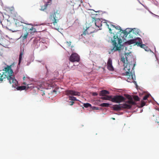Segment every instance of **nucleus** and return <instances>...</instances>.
<instances>
[{
    "label": "nucleus",
    "instance_id": "f257e3e1",
    "mask_svg": "<svg viewBox=\"0 0 159 159\" xmlns=\"http://www.w3.org/2000/svg\"><path fill=\"white\" fill-rule=\"evenodd\" d=\"M122 31V32L119 35L117 34V36H114L111 39L113 47L111 49V52H114L118 51L120 54L122 53L125 48L123 41L125 40L126 41L125 42L128 43L127 42L130 40L127 39V36H128V38H132V39L137 38L135 37V35L131 28H127L125 30Z\"/></svg>",
    "mask_w": 159,
    "mask_h": 159
},
{
    "label": "nucleus",
    "instance_id": "f03ea898",
    "mask_svg": "<svg viewBox=\"0 0 159 159\" xmlns=\"http://www.w3.org/2000/svg\"><path fill=\"white\" fill-rule=\"evenodd\" d=\"M133 56L130 52L125 53L124 55L121 56L120 61L123 63L124 69L125 71L123 75L127 76V81L129 82H132L135 80L134 71V68L135 65L130 64Z\"/></svg>",
    "mask_w": 159,
    "mask_h": 159
},
{
    "label": "nucleus",
    "instance_id": "7ed1b4c3",
    "mask_svg": "<svg viewBox=\"0 0 159 159\" xmlns=\"http://www.w3.org/2000/svg\"><path fill=\"white\" fill-rule=\"evenodd\" d=\"M12 70L10 66H7L4 69L0 71V83L2 82L3 79L7 78L10 83L12 84V87L16 88L18 85V81L13 75Z\"/></svg>",
    "mask_w": 159,
    "mask_h": 159
},
{
    "label": "nucleus",
    "instance_id": "20e7f679",
    "mask_svg": "<svg viewBox=\"0 0 159 159\" xmlns=\"http://www.w3.org/2000/svg\"><path fill=\"white\" fill-rule=\"evenodd\" d=\"M61 18L60 14L57 11L51 12L48 18L49 23L53 24L54 25H57L59 20Z\"/></svg>",
    "mask_w": 159,
    "mask_h": 159
},
{
    "label": "nucleus",
    "instance_id": "39448f33",
    "mask_svg": "<svg viewBox=\"0 0 159 159\" xmlns=\"http://www.w3.org/2000/svg\"><path fill=\"white\" fill-rule=\"evenodd\" d=\"M112 96L105 95L102 97L101 99L102 100L111 101L115 103H120L124 100V98L121 96L116 95L113 98Z\"/></svg>",
    "mask_w": 159,
    "mask_h": 159
},
{
    "label": "nucleus",
    "instance_id": "423d86ee",
    "mask_svg": "<svg viewBox=\"0 0 159 159\" xmlns=\"http://www.w3.org/2000/svg\"><path fill=\"white\" fill-rule=\"evenodd\" d=\"M135 102L132 100H129L123 104L115 105L113 106V109L115 111H120L122 108H124L130 109L131 107L132 106L135 105Z\"/></svg>",
    "mask_w": 159,
    "mask_h": 159
},
{
    "label": "nucleus",
    "instance_id": "0eeeda50",
    "mask_svg": "<svg viewBox=\"0 0 159 159\" xmlns=\"http://www.w3.org/2000/svg\"><path fill=\"white\" fill-rule=\"evenodd\" d=\"M129 45L134 43L135 45H137L138 46L144 49L147 48V47L144 44H142V41L141 39L139 37H137L133 39H130L127 42Z\"/></svg>",
    "mask_w": 159,
    "mask_h": 159
},
{
    "label": "nucleus",
    "instance_id": "6e6552de",
    "mask_svg": "<svg viewBox=\"0 0 159 159\" xmlns=\"http://www.w3.org/2000/svg\"><path fill=\"white\" fill-rule=\"evenodd\" d=\"M70 60L72 62H79L80 60L79 56L76 53H72L70 57Z\"/></svg>",
    "mask_w": 159,
    "mask_h": 159
},
{
    "label": "nucleus",
    "instance_id": "1a4fd4ad",
    "mask_svg": "<svg viewBox=\"0 0 159 159\" xmlns=\"http://www.w3.org/2000/svg\"><path fill=\"white\" fill-rule=\"evenodd\" d=\"M65 94L67 96L69 95L73 96H80V93L79 92L72 90H68L65 91Z\"/></svg>",
    "mask_w": 159,
    "mask_h": 159
},
{
    "label": "nucleus",
    "instance_id": "9d476101",
    "mask_svg": "<svg viewBox=\"0 0 159 159\" xmlns=\"http://www.w3.org/2000/svg\"><path fill=\"white\" fill-rule=\"evenodd\" d=\"M23 79L24 82H23V84L25 85H27L28 88L32 87V86H29V85L32 84V83L31 82V80L30 78L25 77H23Z\"/></svg>",
    "mask_w": 159,
    "mask_h": 159
},
{
    "label": "nucleus",
    "instance_id": "9b49d317",
    "mask_svg": "<svg viewBox=\"0 0 159 159\" xmlns=\"http://www.w3.org/2000/svg\"><path fill=\"white\" fill-rule=\"evenodd\" d=\"M107 68L110 71H112L114 70V67L112 65V60L110 58L108 59L107 62Z\"/></svg>",
    "mask_w": 159,
    "mask_h": 159
},
{
    "label": "nucleus",
    "instance_id": "f8f14e48",
    "mask_svg": "<svg viewBox=\"0 0 159 159\" xmlns=\"http://www.w3.org/2000/svg\"><path fill=\"white\" fill-rule=\"evenodd\" d=\"M44 2L45 3L44 5L41 6L40 9L41 11H43L46 9L48 5H50L52 3V0H44Z\"/></svg>",
    "mask_w": 159,
    "mask_h": 159
},
{
    "label": "nucleus",
    "instance_id": "ddd939ff",
    "mask_svg": "<svg viewBox=\"0 0 159 159\" xmlns=\"http://www.w3.org/2000/svg\"><path fill=\"white\" fill-rule=\"evenodd\" d=\"M102 21L101 20V19L99 18L96 19L95 20V25L100 28L102 26Z\"/></svg>",
    "mask_w": 159,
    "mask_h": 159
},
{
    "label": "nucleus",
    "instance_id": "4468645a",
    "mask_svg": "<svg viewBox=\"0 0 159 159\" xmlns=\"http://www.w3.org/2000/svg\"><path fill=\"white\" fill-rule=\"evenodd\" d=\"M92 29V27H89L86 29L83 32L82 35H86V34H90L93 33V30H91Z\"/></svg>",
    "mask_w": 159,
    "mask_h": 159
},
{
    "label": "nucleus",
    "instance_id": "2eb2a0df",
    "mask_svg": "<svg viewBox=\"0 0 159 159\" xmlns=\"http://www.w3.org/2000/svg\"><path fill=\"white\" fill-rule=\"evenodd\" d=\"M109 92L108 91L106 90H101L99 93V95L101 96H104L106 95V94H109Z\"/></svg>",
    "mask_w": 159,
    "mask_h": 159
},
{
    "label": "nucleus",
    "instance_id": "dca6fc26",
    "mask_svg": "<svg viewBox=\"0 0 159 159\" xmlns=\"http://www.w3.org/2000/svg\"><path fill=\"white\" fill-rule=\"evenodd\" d=\"M28 34L29 33L26 31L25 33L22 34L20 38H22V40H24L27 38Z\"/></svg>",
    "mask_w": 159,
    "mask_h": 159
},
{
    "label": "nucleus",
    "instance_id": "f3484780",
    "mask_svg": "<svg viewBox=\"0 0 159 159\" xmlns=\"http://www.w3.org/2000/svg\"><path fill=\"white\" fill-rule=\"evenodd\" d=\"M132 30L133 32H134V33L135 35L139 34V32L140 31L139 29L137 28H134L133 29L132 28Z\"/></svg>",
    "mask_w": 159,
    "mask_h": 159
},
{
    "label": "nucleus",
    "instance_id": "a211bd4d",
    "mask_svg": "<svg viewBox=\"0 0 159 159\" xmlns=\"http://www.w3.org/2000/svg\"><path fill=\"white\" fill-rule=\"evenodd\" d=\"M26 87L25 86H22L17 87L16 89L17 90H22L25 89Z\"/></svg>",
    "mask_w": 159,
    "mask_h": 159
},
{
    "label": "nucleus",
    "instance_id": "6ab92c4d",
    "mask_svg": "<svg viewBox=\"0 0 159 159\" xmlns=\"http://www.w3.org/2000/svg\"><path fill=\"white\" fill-rule=\"evenodd\" d=\"M24 54L23 52H22L20 51V53L19 57V62H18V65H20L21 61L22 59V55Z\"/></svg>",
    "mask_w": 159,
    "mask_h": 159
},
{
    "label": "nucleus",
    "instance_id": "aec40b11",
    "mask_svg": "<svg viewBox=\"0 0 159 159\" xmlns=\"http://www.w3.org/2000/svg\"><path fill=\"white\" fill-rule=\"evenodd\" d=\"M110 104L107 103H103L100 104V106L102 107H108Z\"/></svg>",
    "mask_w": 159,
    "mask_h": 159
},
{
    "label": "nucleus",
    "instance_id": "412c9836",
    "mask_svg": "<svg viewBox=\"0 0 159 159\" xmlns=\"http://www.w3.org/2000/svg\"><path fill=\"white\" fill-rule=\"evenodd\" d=\"M84 106L85 108H88V107H91V105L88 103H84Z\"/></svg>",
    "mask_w": 159,
    "mask_h": 159
},
{
    "label": "nucleus",
    "instance_id": "4be33fe9",
    "mask_svg": "<svg viewBox=\"0 0 159 159\" xmlns=\"http://www.w3.org/2000/svg\"><path fill=\"white\" fill-rule=\"evenodd\" d=\"M69 99L71 100L72 101H76L78 100L77 99L76 97H73V96H69Z\"/></svg>",
    "mask_w": 159,
    "mask_h": 159
},
{
    "label": "nucleus",
    "instance_id": "5701e85b",
    "mask_svg": "<svg viewBox=\"0 0 159 159\" xmlns=\"http://www.w3.org/2000/svg\"><path fill=\"white\" fill-rule=\"evenodd\" d=\"M111 25V27H112L113 28H115L116 30H120V27L118 25L116 26L112 25Z\"/></svg>",
    "mask_w": 159,
    "mask_h": 159
},
{
    "label": "nucleus",
    "instance_id": "b1692460",
    "mask_svg": "<svg viewBox=\"0 0 159 159\" xmlns=\"http://www.w3.org/2000/svg\"><path fill=\"white\" fill-rule=\"evenodd\" d=\"M30 30L31 31V33H34L37 32L35 28H34L33 27H32L30 29Z\"/></svg>",
    "mask_w": 159,
    "mask_h": 159
},
{
    "label": "nucleus",
    "instance_id": "393cba45",
    "mask_svg": "<svg viewBox=\"0 0 159 159\" xmlns=\"http://www.w3.org/2000/svg\"><path fill=\"white\" fill-rule=\"evenodd\" d=\"M145 104H146V103L145 102H144L142 100L141 101V105H140V107H143L145 105Z\"/></svg>",
    "mask_w": 159,
    "mask_h": 159
},
{
    "label": "nucleus",
    "instance_id": "a878e982",
    "mask_svg": "<svg viewBox=\"0 0 159 159\" xmlns=\"http://www.w3.org/2000/svg\"><path fill=\"white\" fill-rule=\"evenodd\" d=\"M103 24H104L105 25H106L107 26L108 28L109 29V30L110 32L112 33V32H111V28H109V25H108L107 24V23L106 22H103Z\"/></svg>",
    "mask_w": 159,
    "mask_h": 159
},
{
    "label": "nucleus",
    "instance_id": "bb28decb",
    "mask_svg": "<svg viewBox=\"0 0 159 159\" xmlns=\"http://www.w3.org/2000/svg\"><path fill=\"white\" fill-rule=\"evenodd\" d=\"M150 94H148V95H146L143 98V100H146L149 97V95H150Z\"/></svg>",
    "mask_w": 159,
    "mask_h": 159
},
{
    "label": "nucleus",
    "instance_id": "cd10ccee",
    "mask_svg": "<svg viewBox=\"0 0 159 159\" xmlns=\"http://www.w3.org/2000/svg\"><path fill=\"white\" fill-rule=\"evenodd\" d=\"M134 99L137 101H138L139 100V98L138 96H135L134 97Z\"/></svg>",
    "mask_w": 159,
    "mask_h": 159
},
{
    "label": "nucleus",
    "instance_id": "c85d7f7f",
    "mask_svg": "<svg viewBox=\"0 0 159 159\" xmlns=\"http://www.w3.org/2000/svg\"><path fill=\"white\" fill-rule=\"evenodd\" d=\"M33 61V59H31V60L30 61H27V66H29L30 63L31 62V61Z\"/></svg>",
    "mask_w": 159,
    "mask_h": 159
},
{
    "label": "nucleus",
    "instance_id": "c756f323",
    "mask_svg": "<svg viewBox=\"0 0 159 159\" xmlns=\"http://www.w3.org/2000/svg\"><path fill=\"white\" fill-rule=\"evenodd\" d=\"M92 95L93 96H97L98 95V94L96 92H93L92 93Z\"/></svg>",
    "mask_w": 159,
    "mask_h": 159
},
{
    "label": "nucleus",
    "instance_id": "7c9ffc66",
    "mask_svg": "<svg viewBox=\"0 0 159 159\" xmlns=\"http://www.w3.org/2000/svg\"><path fill=\"white\" fill-rule=\"evenodd\" d=\"M36 61L37 62H39L41 63L43 65L44 64H45V62L44 61H40L37 60V61Z\"/></svg>",
    "mask_w": 159,
    "mask_h": 159
},
{
    "label": "nucleus",
    "instance_id": "2f4dec72",
    "mask_svg": "<svg viewBox=\"0 0 159 159\" xmlns=\"http://www.w3.org/2000/svg\"><path fill=\"white\" fill-rule=\"evenodd\" d=\"M26 22H27V21H25V22H24L23 23H25V24H26L31 25L32 26H33V25L32 24H28V23H26Z\"/></svg>",
    "mask_w": 159,
    "mask_h": 159
},
{
    "label": "nucleus",
    "instance_id": "473e14b6",
    "mask_svg": "<svg viewBox=\"0 0 159 159\" xmlns=\"http://www.w3.org/2000/svg\"><path fill=\"white\" fill-rule=\"evenodd\" d=\"M145 50L146 51H149V50H151L149 48H145Z\"/></svg>",
    "mask_w": 159,
    "mask_h": 159
},
{
    "label": "nucleus",
    "instance_id": "72a5a7b5",
    "mask_svg": "<svg viewBox=\"0 0 159 159\" xmlns=\"http://www.w3.org/2000/svg\"><path fill=\"white\" fill-rule=\"evenodd\" d=\"M150 13H151L153 15H154V16H157V17H158L159 18V16H157V15H155V14H153V13H152V12H150Z\"/></svg>",
    "mask_w": 159,
    "mask_h": 159
},
{
    "label": "nucleus",
    "instance_id": "f704fd0d",
    "mask_svg": "<svg viewBox=\"0 0 159 159\" xmlns=\"http://www.w3.org/2000/svg\"><path fill=\"white\" fill-rule=\"evenodd\" d=\"M134 84L136 85V87H137L138 85L136 83V81H134Z\"/></svg>",
    "mask_w": 159,
    "mask_h": 159
},
{
    "label": "nucleus",
    "instance_id": "c9c22d12",
    "mask_svg": "<svg viewBox=\"0 0 159 159\" xmlns=\"http://www.w3.org/2000/svg\"><path fill=\"white\" fill-rule=\"evenodd\" d=\"M70 102H71V104H70V105H73V104L74 103V102L73 101L72 102L70 101Z\"/></svg>",
    "mask_w": 159,
    "mask_h": 159
},
{
    "label": "nucleus",
    "instance_id": "e433bc0d",
    "mask_svg": "<svg viewBox=\"0 0 159 159\" xmlns=\"http://www.w3.org/2000/svg\"><path fill=\"white\" fill-rule=\"evenodd\" d=\"M67 43L68 44V46H70V45H71V42H70L69 43L68 42H67Z\"/></svg>",
    "mask_w": 159,
    "mask_h": 159
},
{
    "label": "nucleus",
    "instance_id": "4c0bfd02",
    "mask_svg": "<svg viewBox=\"0 0 159 159\" xmlns=\"http://www.w3.org/2000/svg\"><path fill=\"white\" fill-rule=\"evenodd\" d=\"M43 87L42 86H39V87H38V89H43Z\"/></svg>",
    "mask_w": 159,
    "mask_h": 159
},
{
    "label": "nucleus",
    "instance_id": "58836bf2",
    "mask_svg": "<svg viewBox=\"0 0 159 159\" xmlns=\"http://www.w3.org/2000/svg\"><path fill=\"white\" fill-rule=\"evenodd\" d=\"M95 109H97V110L98 109V107H95Z\"/></svg>",
    "mask_w": 159,
    "mask_h": 159
},
{
    "label": "nucleus",
    "instance_id": "ea45409f",
    "mask_svg": "<svg viewBox=\"0 0 159 159\" xmlns=\"http://www.w3.org/2000/svg\"><path fill=\"white\" fill-rule=\"evenodd\" d=\"M53 92H56V91L55 90H53Z\"/></svg>",
    "mask_w": 159,
    "mask_h": 159
},
{
    "label": "nucleus",
    "instance_id": "a19ab883",
    "mask_svg": "<svg viewBox=\"0 0 159 159\" xmlns=\"http://www.w3.org/2000/svg\"><path fill=\"white\" fill-rule=\"evenodd\" d=\"M112 119L113 120H115V118H112Z\"/></svg>",
    "mask_w": 159,
    "mask_h": 159
},
{
    "label": "nucleus",
    "instance_id": "79ce46f5",
    "mask_svg": "<svg viewBox=\"0 0 159 159\" xmlns=\"http://www.w3.org/2000/svg\"><path fill=\"white\" fill-rule=\"evenodd\" d=\"M12 31L13 32H16V31H15V30H14V31Z\"/></svg>",
    "mask_w": 159,
    "mask_h": 159
},
{
    "label": "nucleus",
    "instance_id": "37998d69",
    "mask_svg": "<svg viewBox=\"0 0 159 159\" xmlns=\"http://www.w3.org/2000/svg\"><path fill=\"white\" fill-rule=\"evenodd\" d=\"M138 1L139 2V3H140V1H139V0H138Z\"/></svg>",
    "mask_w": 159,
    "mask_h": 159
}]
</instances>
